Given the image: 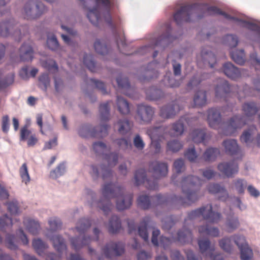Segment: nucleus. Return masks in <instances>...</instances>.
Returning a JSON list of instances; mask_svg holds the SVG:
<instances>
[{"instance_id": "56", "label": "nucleus", "mask_w": 260, "mask_h": 260, "mask_svg": "<svg viewBox=\"0 0 260 260\" xmlns=\"http://www.w3.org/2000/svg\"><path fill=\"white\" fill-rule=\"evenodd\" d=\"M6 245L10 249L15 250L17 246L15 244L16 237L13 235L8 234L6 238Z\"/></svg>"}, {"instance_id": "7", "label": "nucleus", "mask_w": 260, "mask_h": 260, "mask_svg": "<svg viewBox=\"0 0 260 260\" xmlns=\"http://www.w3.org/2000/svg\"><path fill=\"white\" fill-rule=\"evenodd\" d=\"M192 240V234L191 231L185 228L180 230L177 233V237H172L171 239L161 236L160 239V245L165 249H167L171 245L173 241H178L181 243H186L191 242Z\"/></svg>"}, {"instance_id": "16", "label": "nucleus", "mask_w": 260, "mask_h": 260, "mask_svg": "<svg viewBox=\"0 0 260 260\" xmlns=\"http://www.w3.org/2000/svg\"><path fill=\"white\" fill-rule=\"evenodd\" d=\"M118 155L116 153H111L108 155L106 154L105 159L108 163V167H102L103 178L105 180L106 179H110L112 172L109 167L115 166L118 161Z\"/></svg>"}, {"instance_id": "52", "label": "nucleus", "mask_w": 260, "mask_h": 260, "mask_svg": "<svg viewBox=\"0 0 260 260\" xmlns=\"http://www.w3.org/2000/svg\"><path fill=\"white\" fill-rule=\"evenodd\" d=\"M116 81L119 88L122 89H125L129 91L132 90L131 86L127 78L119 76L117 78Z\"/></svg>"}, {"instance_id": "42", "label": "nucleus", "mask_w": 260, "mask_h": 260, "mask_svg": "<svg viewBox=\"0 0 260 260\" xmlns=\"http://www.w3.org/2000/svg\"><path fill=\"white\" fill-rule=\"evenodd\" d=\"M94 47L95 51L100 54L104 55L109 51L108 46L106 45L103 41L100 40H96L94 44Z\"/></svg>"}, {"instance_id": "26", "label": "nucleus", "mask_w": 260, "mask_h": 260, "mask_svg": "<svg viewBox=\"0 0 260 260\" xmlns=\"http://www.w3.org/2000/svg\"><path fill=\"white\" fill-rule=\"evenodd\" d=\"M171 30V26L168 24L166 26V33L160 36L155 43V46H167L173 40V37L170 35Z\"/></svg>"}, {"instance_id": "29", "label": "nucleus", "mask_w": 260, "mask_h": 260, "mask_svg": "<svg viewBox=\"0 0 260 260\" xmlns=\"http://www.w3.org/2000/svg\"><path fill=\"white\" fill-rule=\"evenodd\" d=\"M199 232L201 235L216 237L219 236L218 228L211 226L208 224L201 225L199 228Z\"/></svg>"}, {"instance_id": "1", "label": "nucleus", "mask_w": 260, "mask_h": 260, "mask_svg": "<svg viewBox=\"0 0 260 260\" xmlns=\"http://www.w3.org/2000/svg\"><path fill=\"white\" fill-rule=\"evenodd\" d=\"M201 184L202 180L199 177L188 175L183 177L181 182V187L185 198L158 194L151 197V199L156 205L171 203L183 206L189 205L198 200V189Z\"/></svg>"}, {"instance_id": "34", "label": "nucleus", "mask_w": 260, "mask_h": 260, "mask_svg": "<svg viewBox=\"0 0 260 260\" xmlns=\"http://www.w3.org/2000/svg\"><path fill=\"white\" fill-rule=\"evenodd\" d=\"M164 127L162 126H153L149 128L147 132L151 140H159L162 137Z\"/></svg>"}, {"instance_id": "47", "label": "nucleus", "mask_w": 260, "mask_h": 260, "mask_svg": "<svg viewBox=\"0 0 260 260\" xmlns=\"http://www.w3.org/2000/svg\"><path fill=\"white\" fill-rule=\"evenodd\" d=\"M42 66L50 72H57L58 67L55 61L52 59L41 61Z\"/></svg>"}, {"instance_id": "24", "label": "nucleus", "mask_w": 260, "mask_h": 260, "mask_svg": "<svg viewBox=\"0 0 260 260\" xmlns=\"http://www.w3.org/2000/svg\"><path fill=\"white\" fill-rule=\"evenodd\" d=\"M230 91V86L225 80L220 79L219 84L215 87V96L217 98L225 97Z\"/></svg>"}, {"instance_id": "32", "label": "nucleus", "mask_w": 260, "mask_h": 260, "mask_svg": "<svg viewBox=\"0 0 260 260\" xmlns=\"http://www.w3.org/2000/svg\"><path fill=\"white\" fill-rule=\"evenodd\" d=\"M150 219L148 217H146L141 221L140 225L138 228V234L144 241L147 242L148 240V233L147 231V225L150 222Z\"/></svg>"}, {"instance_id": "10", "label": "nucleus", "mask_w": 260, "mask_h": 260, "mask_svg": "<svg viewBox=\"0 0 260 260\" xmlns=\"http://www.w3.org/2000/svg\"><path fill=\"white\" fill-rule=\"evenodd\" d=\"M102 251L107 258H112L113 256H120L124 253V245L121 242H111L106 244Z\"/></svg>"}, {"instance_id": "36", "label": "nucleus", "mask_w": 260, "mask_h": 260, "mask_svg": "<svg viewBox=\"0 0 260 260\" xmlns=\"http://www.w3.org/2000/svg\"><path fill=\"white\" fill-rule=\"evenodd\" d=\"M90 22L97 26L102 20L100 12L98 8L90 10L87 14Z\"/></svg>"}, {"instance_id": "28", "label": "nucleus", "mask_w": 260, "mask_h": 260, "mask_svg": "<svg viewBox=\"0 0 260 260\" xmlns=\"http://www.w3.org/2000/svg\"><path fill=\"white\" fill-rule=\"evenodd\" d=\"M23 223L28 232L32 235H36L39 233L40 225L37 221L30 218H25L24 219Z\"/></svg>"}, {"instance_id": "61", "label": "nucleus", "mask_w": 260, "mask_h": 260, "mask_svg": "<svg viewBox=\"0 0 260 260\" xmlns=\"http://www.w3.org/2000/svg\"><path fill=\"white\" fill-rule=\"evenodd\" d=\"M177 173L179 174L184 171L185 168L184 162L183 159L179 158L175 160L173 165Z\"/></svg>"}, {"instance_id": "30", "label": "nucleus", "mask_w": 260, "mask_h": 260, "mask_svg": "<svg viewBox=\"0 0 260 260\" xmlns=\"http://www.w3.org/2000/svg\"><path fill=\"white\" fill-rule=\"evenodd\" d=\"M53 242L54 248L59 252L62 253L67 250V246L65 244L64 239L59 235H55L50 238Z\"/></svg>"}, {"instance_id": "37", "label": "nucleus", "mask_w": 260, "mask_h": 260, "mask_svg": "<svg viewBox=\"0 0 260 260\" xmlns=\"http://www.w3.org/2000/svg\"><path fill=\"white\" fill-rule=\"evenodd\" d=\"M117 105L119 112L123 115L127 114L129 112V107L128 102L123 98L117 96Z\"/></svg>"}, {"instance_id": "53", "label": "nucleus", "mask_w": 260, "mask_h": 260, "mask_svg": "<svg viewBox=\"0 0 260 260\" xmlns=\"http://www.w3.org/2000/svg\"><path fill=\"white\" fill-rule=\"evenodd\" d=\"M47 44L48 48L52 50H56L59 48L58 41L54 35L48 36Z\"/></svg>"}, {"instance_id": "6", "label": "nucleus", "mask_w": 260, "mask_h": 260, "mask_svg": "<svg viewBox=\"0 0 260 260\" xmlns=\"http://www.w3.org/2000/svg\"><path fill=\"white\" fill-rule=\"evenodd\" d=\"M47 11L46 8L40 2H34V1L27 2L23 8V15L27 19H35Z\"/></svg>"}, {"instance_id": "23", "label": "nucleus", "mask_w": 260, "mask_h": 260, "mask_svg": "<svg viewBox=\"0 0 260 260\" xmlns=\"http://www.w3.org/2000/svg\"><path fill=\"white\" fill-rule=\"evenodd\" d=\"M34 50L31 44L24 43L19 49L21 61H31L33 58Z\"/></svg>"}, {"instance_id": "13", "label": "nucleus", "mask_w": 260, "mask_h": 260, "mask_svg": "<svg viewBox=\"0 0 260 260\" xmlns=\"http://www.w3.org/2000/svg\"><path fill=\"white\" fill-rule=\"evenodd\" d=\"M135 185L139 186L142 183H145L147 188L150 190L156 189L158 184L156 180L151 181L146 179V171L144 169L137 170L135 174Z\"/></svg>"}, {"instance_id": "38", "label": "nucleus", "mask_w": 260, "mask_h": 260, "mask_svg": "<svg viewBox=\"0 0 260 260\" xmlns=\"http://www.w3.org/2000/svg\"><path fill=\"white\" fill-rule=\"evenodd\" d=\"M146 98L150 101H157L164 95L162 91L159 89L151 88L146 91Z\"/></svg>"}, {"instance_id": "8", "label": "nucleus", "mask_w": 260, "mask_h": 260, "mask_svg": "<svg viewBox=\"0 0 260 260\" xmlns=\"http://www.w3.org/2000/svg\"><path fill=\"white\" fill-rule=\"evenodd\" d=\"M109 125L102 124L100 126L92 127L89 125L82 126L79 130V135L83 138L89 137L101 138L108 135Z\"/></svg>"}, {"instance_id": "60", "label": "nucleus", "mask_w": 260, "mask_h": 260, "mask_svg": "<svg viewBox=\"0 0 260 260\" xmlns=\"http://www.w3.org/2000/svg\"><path fill=\"white\" fill-rule=\"evenodd\" d=\"M239 224V223L237 218L228 219L226 223L227 230L229 232H232L237 229Z\"/></svg>"}, {"instance_id": "58", "label": "nucleus", "mask_w": 260, "mask_h": 260, "mask_svg": "<svg viewBox=\"0 0 260 260\" xmlns=\"http://www.w3.org/2000/svg\"><path fill=\"white\" fill-rule=\"evenodd\" d=\"M172 130L174 131L173 134L175 136L181 135L184 131V124L181 120L174 123L172 125Z\"/></svg>"}, {"instance_id": "57", "label": "nucleus", "mask_w": 260, "mask_h": 260, "mask_svg": "<svg viewBox=\"0 0 260 260\" xmlns=\"http://www.w3.org/2000/svg\"><path fill=\"white\" fill-rule=\"evenodd\" d=\"M93 149L97 154H104L106 152L107 147L104 143L98 142L93 144Z\"/></svg>"}, {"instance_id": "55", "label": "nucleus", "mask_w": 260, "mask_h": 260, "mask_svg": "<svg viewBox=\"0 0 260 260\" xmlns=\"http://www.w3.org/2000/svg\"><path fill=\"white\" fill-rule=\"evenodd\" d=\"M257 129L254 125H251L248 129L245 131V143L252 141L253 136L256 134Z\"/></svg>"}, {"instance_id": "5", "label": "nucleus", "mask_w": 260, "mask_h": 260, "mask_svg": "<svg viewBox=\"0 0 260 260\" xmlns=\"http://www.w3.org/2000/svg\"><path fill=\"white\" fill-rule=\"evenodd\" d=\"M201 216L207 221L212 223H217L221 219V214L218 212L214 211L211 204L203 206L188 214V218L190 220Z\"/></svg>"}, {"instance_id": "51", "label": "nucleus", "mask_w": 260, "mask_h": 260, "mask_svg": "<svg viewBox=\"0 0 260 260\" xmlns=\"http://www.w3.org/2000/svg\"><path fill=\"white\" fill-rule=\"evenodd\" d=\"M223 42L225 44L229 46L230 47H235L238 43V39L236 36L233 35H228L223 38Z\"/></svg>"}, {"instance_id": "27", "label": "nucleus", "mask_w": 260, "mask_h": 260, "mask_svg": "<svg viewBox=\"0 0 260 260\" xmlns=\"http://www.w3.org/2000/svg\"><path fill=\"white\" fill-rule=\"evenodd\" d=\"M190 137L194 143H203L205 145L207 135L205 129H197L192 131L190 134Z\"/></svg>"}, {"instance_id": "22", "label": "nucleus", "mask_w": 260, "mask_h": 260, "mask_svg": "<svg viewBox=\"0 0 260 260\" xmlns=\"http://www.w3.org/2000/svg\"><path fill=\"white\" fill-rule=\"evenodd\" d=\"M222 70L228 77L233 80H237L240 77L239 70L231 62L225 63L222 66Z\"/></svg>"}, {"instance_id": "46", "label": "nucleus", "mask_w": 260, "mask_h": 260, "mask_svg": "<svg viewBox=\"0 0 260 260\" xmlns=\"http://www.w3.org/2000/svg\"><path fill=\"white\" fill-rule=\"evenodd\" d=\"M12 220L6 214L0 218V230L5 232L7 229H11L12 226Z\"/></svg>"}, {"instance_id": "48", "label": "nucleus", "mask_w": 260, "mask_h": 260, "mask_svg": "<svg viewBox=\"0 0 260 260\" xmlns=\"http://www.w3.org/2000/svg\"><path fill=\"white\" fill-rule=\"evenodd\" d=\"M151 200L147 196H140L137 200L138 205L143 209H147L150 207Z\"/></svg>"}, {"instance_id": "45", "label": "nucleus", "mask_w": 260, "mask_h": 260, "mask_svg": "<svg viewBox=\"0 0 260 260\" xmlns=\"http://www.w3.org/2000/svg\"><path fill=\"white\" fill-rule=\"evenodd\" d=\"M183 147V144L178 140H172L167 143V151L177 152Z\"/></svg>"}, {"instance_id": "41", "label": "nucleus", "mask_w": 260, "mask_h": 260, "mask_svg": "<svg viewBox=\"0 0 260 260\" xmlns=\"http://www.w3.org/2000/svg\"><path fill=\"white\" fill-rule=\"evenodd\" d=\"M231 58L237 64H244V51L243 50H236L231 52Z\"/></svg>"}, {"instance_id": "12", "label": "nucleus", "mask_w": 260, "mask_h": 260, "mask_svg": "<svg viewBox=\"0 0 260 260\" xmlns=\"http://www.w3.org/2000/svg\"><path fill=\"white\" fill-rule=\"evenodd\" d=\"M198 245L201 253L204 254L206 253V255L208 256L212 260H224L221 254H213L214 248L210 246V242L208 239H199Z\"/></svg>"}, {"instance_id": "11", "label": "nucleus", "mask_w": 260, "mask_h": 260, "mask_svg": "<svg viewBox=\"0 0 260 260\" xmlns=\"http://www.w3.org/2000/svg\"><path fill=\"white\" fill-rule=\"evenodd\" d=\"M202 62L205 66L212 68L216 62L215 54L211 51L210 46H206L202 49L200 57H198V63Z\"/></svg>"}, {"instance_id": "9", "label": "nucleus", "mask_w": 260, "mask_h": 260, "mask_svg": "<svg viewBox=\"0 0 260 260\" xmlns=\"http://www.w3.org/2000/svg\"><path fill=\"white\" fill-rule=\"evenodd\" d=\"M154 114V109L147 105L137 106V117L141 123H148L152 120Z\"/></svg>"}, {"instance_id": "40", "label": "nucleus", "mask_w": 260, "mask_h": 260, "mask_svg": "<svg viewBox=\"0 0 260 260\" xmlns=\"http://www.w3.org/2000/svg\"><path fill=\"white\" fill-rule=\"evenodd\" d=\"M32 244L36 252L40 255H41L48 247L47 244L40 239H34Z\"/></svg>"}, {"instance_id": "59", "label": "nucleus", "mask_w": 260, "mask_h": 260, "mask_svg": "<svg viewBox=\"0 0 260 260\" xmlns=\"http://www.w3.org/2000/svg\"><path fill=\"white\" fill-rule=\"evenodd\" d=\"M65 172V166L63 164H60L57 167L50 172V176L53 178L57 177L63 175Z\"/></svg>"}, {"instance_id": "64", "label": "nucleus", "mask_w": 260, "mask_h": 260, "mask_svg": "<svg viewBox=\"0 0 260 260\" xmlns=\"http://www.w3.org/2000/svg\"><path fill=\"white\" fill-rule=\"evenodd\" d=\"M159 140H151L150 149L153 154H158L160 152L161 146Z\"/></svg>"}, {"instance_id": "39", "label": "nucleus", "mask_w": 260, "mask_h": 260, "mask_svg": "<svg viewBox=\"0 0 260 260\" xmlns=\"http://www.w3.org/2000/svg\"><path fill=\"white\" fill-rule=\"evenodd\" d=\"M83 63L91 72H98V68L91 54H85L83 58Z\"/></svg>"}, {"instance_id": "14", "label": "nucleus", "mask_w": 260, "mask_h": 260, "mask_svg": "<svg viewBox=\"0 0 260 260\" xmlns=\"http://www.w3.org/2000/svg\"><path fill=\"white\" fill-rule=\"evenodd\" d=\"M207 121L209 126L214 129H218L225 125L221 122L219 110L216 108H212L208 110Z\"/></svg>"}, {"instance_id": "63", "label": "nucleus", "mask_w": 260, "mask_h": 260, "mask_svg": "<svg viewBox=\"0 0 260 260\" xmlns=\"http://www.w3.org/2000/svg\"><path fill=\"white\" fill-rule=\"evenodd\" d=\"M134 145L139 150H142L145 147V143L139 135H137L134 139Z\"/></svg>"}, {"instance_id": "21", "label": "nucleus", "mask_w": 260, "mask_h": 260, "mask_svg": "<svg viewBox=\"0 0 260 260\" xmlns=\"http://www.w3.org/2000/svg\"><path fill=\"white\" fill-rule=\"evenodd\" d=\"M208 191L212 194L218 195V199L222 201H226L229 198V194L224 187L217 183H211L208 186Z\"/></svg>"}, {"instance_id": "44", "label": "nucleus", "mask_w": 260, "mask_h": 260, "mask_svg": "<svg viewBox=\"0 0 260 260\" xmlns=\"http://www.w3.org/2000/svg\"><path fill=\"white\" fill-rule=\"evenodd\" d=\"M118 124L120 126L118 131L122 135H125L129 132L131 129L132 123L128 120H121L118 121Z\"/></svg>"}, {"instance_id": "49", "label": "nucleus", "mask_w": 260, "mask_h": 260, "mask_svg": "<svg viewBox=\"0 0 260 260\" xmlns=\"http://www.w3.org/2000/svg\"><path fill=\"white\" fill-rule=\"evenodd\" d=\"M245 116L250 117L255 115L258 109L254 103H245Z\"/></svg>"}, {"instance_id": "4", "label": "nucleus", "mask_w": 260, "mask_h": 260, "mask_svg": "<svg viewBox=\"0 0 260 260\" xmlns=\"http://www.w3.org/2000/svg\"><path fill=\"white\" fill-rule=\"evenodd\" d=\"M91 225V221L87 218H82L78 221L76 229L80 236L71 239L72 247L75 251H78L84 246L88 245L92 240L98 241L99 240V235L100 231L97 228L93 229V233L95 236L94 239H92L89 237H85L84 234L90 227Z\"/></svg>"}, {"instance_id": "31", "label": "nucleus", "mask_w": 260, "mask_h": 260, "mask_svg": "<svg viewBox=\"0 0 260 260\" xmlns=\"http://www.w3.org/2000/svg\"><path fill=\"white\" fill-rule=\"evenodd\" d=\"M121 228V221L119 218L113 215L109 220L108 231L111 234H116L120 231Z\"/></svg>"}, {"instance_id": "62", "label": "nucleus", "mask_w": 260, "mask_h": 260, "mask_svg": "<svg viewBox=\"0 0 260 260\" xmlns=\"http://www.w3.org/2000/svg\"><path fill=\"white\" fill-rule=\"evenodd\" d=\"M49 224L52 231H56L60 229L62 225L60 219L56 217L51 218L49 221Z\"/></svg>"}, {"instance_id": "43", "label": "nucleus", "mask_w": 260, "mask_h": 260, "mask_svg": "<svg viewBox=\"0 0 260 260\" xmlns=\"http://www.w3.org/2000/svg\"><path fill=\"white\" fill-rule=\"evenodd\" d=\"M99 111L101 119L103 121L108 120L110 111L109 102L101 104L100 106Z\"/></svg>"}, {"instance_id": "15", "label": "nucleus", "mask_w": 260, "mask_h": 260, "mask_svg": "<svg viewBox=\"0 0 260 260\" xmlns=\"http://www.w3.org/2000/svg\"><path fill=\"white\" fill-rule=\"evenodd\" d=\"M244 124L243 116L235 115L226 125L225 129L222 132L226 136L232 135L237 129L241 128Z\"/></svg>"}, {"instance_id": "2", "label": "nucleus", "mask_w": 260, "mask_h": 260, "mask_svg": "<svg viewBox=\"0 0 260 260\" xmlns=\"http://www.w3.org/2000/svg\"><path fill=\"white\" fill-rule=\"evenodd\" d=\"M117 198L116 207L118 210H124L130 207L132 204L133 194H123V188L115 184H106L102 188V198L97 203V207L100 208L107 215L112 207L110 201L112 198Z\"/></svg>"}, {"instance_id": "17", "label": "nucleus", "mask_w": 260, "mask_h": 260, "mask_svg": "<svg viewBox=\"0 0 260 260\" xmlns=\"http://www.w3.org/2000/svg\"><path fill=\"white\" fill-rule=\"evenodd\" d=\"M217 169L223 175L228 177H232L238 171L237 164L234 160L221 162L218 164Z\"/></svg>"}, {"instance_id": "33", "label": "nucleus", "mask_w": 260, "mask_h": 260, "mask_svg": "<svg viewBox=\"0 0 260 260\" xmlns=\"http://www.w3.org/2000/svg\"><path fill=\"white\" fill-rule=\"evenodd\" d=\"M219 154L220 150L218 148L210 147L206 150L203 153V158L206 161H213Z\"/></svg>"}, {"instance_id": "20", "label": "nucleus", "mask_w": 260, "mask_h": 260, "mask_svg": "<svg viewBox=\"0 0 260 260\" xmlns=\"http://www.w3.org/2000/svg\"><path fill=\"white\" fill-rule=\"evenodd\" d=\"M181 109L178 102L175 101L172 105L162 107L160 110V116L164 118H171Z\"/></svg>"}, {"instance_id": "35", "label": "nucleus", "mask_w": 260, "mask_h": 260, "mask_svg": "<svg viewBox=\"0 0 260 260\" xmlns=\"http://www.w3.org/2000/svg\"><path fill=\"white\" fill-rule=\"evenodd\" d=\"M194 107H201L205 106L207 103L206 92L200 90L197 92L193 99Z\"/></svg>"}, {"instance_id": "25", "label": "nucleus", "mask_w": 260, "mask_h": 260, "mask_svg": "<svg viewBox=\"0 0 260 260\" xmlns=\"http://www.w3.org/2000/svg\"><path fill=\"white\" fill-rule=\"evenodd\" d=\"M225 152L231 155L237 154L239 152V147L237 141L234 139H228L222 143Z\"/></svg>"}, {"instance_id": "50", "label": "nucleus", "mask_w": 260, "mask_h": 260, "mask_svg": "<svg viewBox=\"0 0 260 260\" xmlns=\"http://www.w3.org/2000/svg\"><path fill=\"white\" fill-rule=\"evenodd\" d=\"M19 174L22 182L27 184L30 181V177L28 174V168L26 163H24L19 169Z\"/></svg>"}, {"instance_id": "3", "label": "nucleus", "mask_w": 260, "mask_h": 260, "mask_svg": "<svg viewBox=\"0 0 260 260\" xmlns=\"http://www.w3.org/2000/svg\"><path fill=\"white\" fill-rule=\"evenodd\" d=\"M197 14V19H200L203 17L216 15H221L227 19L234 20L235 17L222 12L215 6H209L205 4H194L181 7L174 15V20L179 25L184 22H189L191 16Z\"/></svg>"}, {"instance_id": "54", "label": "nucleus", "mask_w": 260, "mask_h": 260, "mask_svg": "<svg viewBox=\"0 0 260 260\" xmlns=\"http://www.w3.org/2000/svg\"><path fill=\"white\" fill-rule=\"evenodd\" d=\"M185 156L190 162H199L198 156L194 147L188 148L184 153Z\"/></svg>"}, {"instance_id": "18", "label": "nucleus", "mask_w": 260, "mask_h": 260, "mask_svg": "<svg viewBox=\"0 0 260 260\" xmlns=\"http://www.w3.org/2000/svg\"><path fill=\"white\" fill-rule=\"evenodd\" d=\"M14 28V25L13 24V20H11L8 21H4L0 23V35L2 37H7L11 34L15 37L19 36L18 41H20L21 39V29L19 31L15 30L12 33V30Z\"/></svg>"}, {"instance_id": "19", "label": "nucleus", "mask_w": 260, "mask_h": 260, "mask_svg": "<svg viewBox=\"0 0 260 260\" xmlns=\"http://www.w3.org/2000/svg\"><path fill=\"white\" fill-rule=\"evenodd\" d=\"M149 170L156 176V178H160L167 175L168 167L167 163L155 161L150 164Z\"/></svg>"}]
</instances>
